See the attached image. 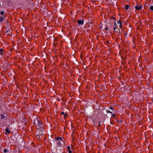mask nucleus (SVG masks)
Listing matches in <instances>:
<instances>
[{
  "label": "nucleus",
  "instance_id": "7",
  "mask_svg": "<svg viewBox=\"0 0 153 153\" xmlns=\"http://www.w3.org/2000/svg\"><path fill=\"white\" fill-rule=\"evenodd\" d=\"M5 17L4 16H0V22H2L5 19Z\"/></svg>",
  "mask_w": 153,
  "mask_h": 153
},
{
  "label": "nucleus",
  "instance_id": "18",
  "mask_svg": "<svg viewBox=\"0 0 153 153\" xmlns=\"http://www.w3.org/2000/svg\"><path fill=\"white\" fill-rule=\"evenodd\" d=\"M150 9L151 10L153 11V6H151L150 7Z\"/></svg>",
  "mask_w": 153,
  "mask_h": 153
},
{
  "label": "nucleus",
  "instance_id": "4",
  "mask_svg": "<svg viewBox=\"0 0 153 153\" xmlns=\"http://www.w3.org/2000/svg\"><path fill=\"white\" fill-rule=\"evenodd\" d=\"M10 133V130H9L7 128H6L5 129V133L6 134L8 135Z\"/></svg>",
  "mask_w": 153,
  "mask_h": 153
},
{
  "label": "nucleus",
  "instance_id": "3",
  "mask_svg": "<svg viewBox=\"0 0 153 153\" xmlns=\"http://www.w3.org/2000/svg\"><path fill=\"white\" fill-rule=\"evenodd\" d=\"M77 22L79 25H83L84 23V21L83 20H79L77 21Z\"/></svg>",
  "mask_w": 153,
  "mask_h": 153
},
{
  "label": "nucleus",
  "instance_id": "17",
  "mask_svg": "<svg viewBox=\"0 0 153 153\" xmlns=\"http://www.w3.org/2000/svg\"><path fill=\"white\" fill-rule=\"evenodd\" d=\"M7 152H8V150H7V149H4V153H6Z\"/></svg>",
  "mask_w": 153,
  "mask_h": 153
},
{
  "label": "nucleus",
  "instance_id": "8",
  "mask_svg": "<svg viewBox=\"0 0 153 153\" xmlns=\"http://www.w3.org/2000/svg\"><path fill=\"white\" fill-rule=\"evenodd\" d=\"M67 150L68 151L69 153H72V151L71 150V148L70 146H68L67 148Z\"/></svg>",
  "mask_w": 153,
  "mask_h": 153
},
{
  "label": "nucleus",
  "instance_id": "6",
  "mask_svg": "<svg viewBox=\"0 0 153 153\" xmlns=\"http://www.w3.org/2000/svg\"><path fill=\"white\" fill-rule=\"evenodd\" d=\"M0 116L1 117V119L5 120L6 119L5 118L6 117L4 114H0Z\"/></svg>",
  "mask_w": 153,
  "mask_h": 153
},
{
  "label": "nucleus",
  "instance_id": "9",
  "mask_svg": "<svg viewBox=\"0 0 153 153\" xmlns=\"http://www.w3.org/2000/svg\"><path fill=\"white\" fill-rule=\"evenodd\" d=\"M117 22H118V24H120V25H119L120 27V28H121L122 27V23L120 21H117Z\"/></svg>",
  "mask_w": 153,
  "mask_h": 153
},
{
  "label": "nucleus",
  "instance_id": "23",
  "mask_svg": "<svg viewBox=\"0 0 153 153\" xmlns=\"http://www.w3.org/2000/svg\"><path fill=\"white\" fill-rule=\"evenodd\" d=\"M98 123H99V124L97 125L98 126H100V122H99Z\"/></svg>",
  "mask_w": 153,
  "mask_h": 153
},
{
  "label": "nucleus",
  "instance_id": "16",
  "mask_svg": "<svg viewBox=\"0 0 153 153\" xmlns=\"http://www.w3.org/2000/svg\"><path fill=\"white\" fill-rule=\"evenodd\" d=\"M106 111L107 113H110L111 114H112V112L110 111L109 110H107Z\"/></svg>",
  "mask_w": 153,
  "mask_h": 153
},
{
  "label": "nucleus",
  "instance_id": "24",
  "mask_svg": "<svg viewBox=\"0 0 153 153\" xmlns=\"http://www.w3.org/2000/svg\"><path fill=\"white\" fill-rule=\"evenodd\" d=\"M110 28H112V26L111 25L110 26Z\"/></svg>",
  "mask_w": 153,
  "mask_h": 153
},
{
  "label": "nucleus",
  "instance_id": "2",
  "mask_svg": "<svg viewBox=\"0 0 153 153\" xmlns=\"http://www.w3.org/2000/svg\"><path fill=\"white\" fill-rule=\"evenodd\" d=\"M5 53V51L3 49H0V54L2 56Z\"/></svg>",
  "mask_w": 153,
  "mask_h": 153
},
{
  "label": "nucleus",
  "instance_id": "12",
  "mask_svg": "<svg viewBox=\"0 0 153 153\" xmlns=\"http://www.w3.org/2000/svg\"><path fill=\"white\" fill-rule=\"evenodd\" d=\"M55 139L56 140H61V141H62V139L61 137H56L55 138Z\"/></svg>",
  "mask_w": 153,
  "mask_h": 153
},
{
  "label": "nucleus",
  "instance_id": "21",
  "mask_svg": "<svg viewBox=\"0 0 153 153\" xmlns=\"http://www.w3.org/2000/svg\"><path fill=\"white\" fill-rule=\"evenodd\" d=\"M106 27L105 28V30H107L108 29V27H107V26L106 25Z\"/></svg>",
  "mask_w": 153,
  "mask_h": 153
},
{
  "label": "nucleus",
  "instance_id": "5",
  "mask_svg": "<svg viewBox=\"0 0 153 153\" xmlns=\"http://www.w3.org/2000/svg\"><path fill=\"white\" fill-rule=\"evenodd\" d=\"M61 114L64 115V118L65 119L68 116V114H67L65 113L63 111H62L61 113Z\"/></svg>",
  "mask_w": 153,
  "mask_h": 153
},
{
  "label": "nucleus",
  "instance_id": "25",
  "mask_svg": "<svg viewBox=\"0 0 153 153\" xmlns=\"http://www.w3.org/2000/svg\"><path fill=\"white\" fill-rule=\"evenodd\" d=\"M109 43V41H107V42H106V43H107V44H108V43Z\"/></svg>",
  "mask_w": 153,
  "mask_h": 153
},
{
  "label": "nucleus",
  "instance_id": "20",
  "mask_svg": "<svg viewBox=\"0 0 153 153\" xmlns=\"http://www.w3.org/2000/svg\"><path fill=\"white\" fill-rule=\"evenodd\" d=\"M112 117L114 118L116 117V115L114 114H112Z\"/></svg>",
  "mask_w": 153,
  "mask_h": 153
},
{
  "label": "nucleus",
  "instance_id": "1",
  "mask_svg": "<svg viewBox=\"0 0 153 153\" xmlns=\"http://www.w3.org/2000/svg\"><path fill=\"white\" fill-rule=\"evenodd\" d=\"M142 5L141 4H137V5L135 6V8L136 10H140L142 9Z\"/></svg>",
  "mask_w": 153,
  "mask_h": 153
},
{
  "label": "nucleus",
  "instance_id": "13",
  "mask_svg": "<svg viewBox=\"0 0 153 153\" xmlns=\"http://www.w3.org/2000/svg\"><path fill=\"white\" fill-rule=\"evenodd\" d=\"M129 7V5H126L125 6V9L126 10H127Z\"/></svg>",
  "mask_w": 153,
  "mask_h": 153
},
{
  "label": "nucleus",
  "instance_id": "19",
  "mask_svg": "<svg viewBox=\"0 0 153 153\" xmlns=\"http://www.w3.org/2000/svg\"><path fill=\"white\" fill-rule=\"evenodd\" d=\"M1 14L2 15H4V11H1L0 12Z\"/></svg>",
  "mask_w": 153,
  "mask_h": 153
},
{
  "label": "nucleus",
  "instance_id": "15",
  "mask_svg": "<svg viewBox=\"0 0 153 153\" xmlns=\"http://www.w3.org/2000/svg\"><path fill=\"white\" fill-rule=\"evenodd\" d=\"M57 145L59 147L61 146V143L60 141L58 142L57 143Z\"/></svg>",
  "mask_w": 153,
  "mask_h": 153
},
{
  "label": "nucleus",
  "instance_id": "11",
  "mask_svg": "<svg viewBox=\"0 0 153 153\" xmlns=\"http://www.w3.org/2000/svg\"><path fill=\"white\" fill-rule=\"evenodd\" d=\"M42 122L40 120H38V125L37 126H39V127H41V126L42 125Z\"/></svg>",
  "mask_w": 153,
  "mask_h": 153
},
{
  "label": "nucleus",
  "instance_id": "22",
  "mask_svg": "<svg viewBox=\"0 0 153 153\" xmlns=\"http://www.w3.org/2000/svg\"><path fill=\"white\" fill-rule=\"evenodd\" d=\"M109 108H110V109H111V110H114V108H113L112 107H109Z\"/></svg>",
  "mask_w": 153,
  "mask_h": 153
},
{
  "label": "nucleus",
  "instance_id": "10",
  "mask_svg": "<svg viewBox=\"0 0 153 153\" xmlns=\"http://www.w3.org/2000/svg\"><path fill=\"white\" fill-rule=\"evenodd\" d=\"M117 28V24L116 22L114 23V30H115Z\"/></svg>",
  "mask_w": 153,
  "mask_h": 153
},
{
  "label": "nucleus",
  "instance_id": "14",
  "mask_svg": "<svg viewBox=\"0 0 153 153\" xmlns=\"http://www.w3.org/2000/svg\"><path fill=\"white\" fill-rule=\"evenodd\" d=\"M109 19H110V20H111V19H113L114 20H116V18L115 17H114L112 16H111L110 17H109Z\"/></svg>",
  "mask_w": 153,
  "mask_h": 153
}]
</instances>
